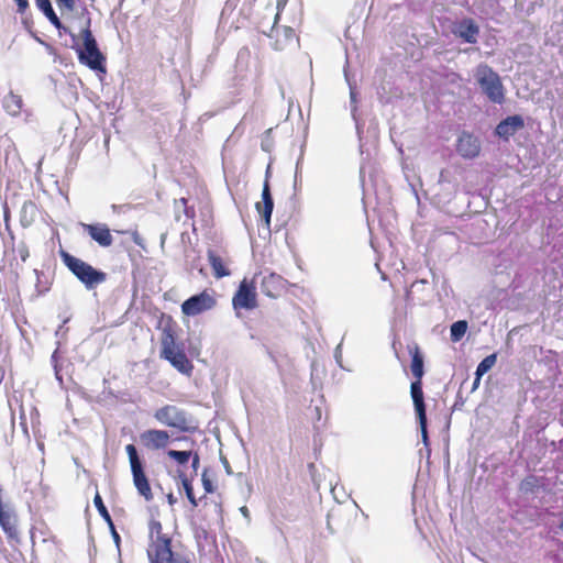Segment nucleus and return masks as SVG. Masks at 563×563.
I'll use <instances>...</instances> for the list:
<instances>
[{
    "instance_id": "nucleus-1",
    "label": "nucleus",
    "mask_w": 563,
    "mask_h": 563,
    "mask_svg": "<svg viewBox=\"0 0 563 563\" xmlns=\"http://www.w3.org/2000/svg\"><path fill=\"white\" fill-rule=\"evenodd\" d=\"M150 543L147 556L150 563H189L175 556L172 551V540L163 533L162 523L157 520H151L148 525Z\"/></svg>"
},
{
    "instance_id": "nucleus-2",
    "label": "nucleus",
    "mask_w": 563,
    "mask_h": 563,
    "mask_svg": "<svg viewBox=\"0 0 563 563\" xmlns=\"http://www.w3.org/2000/svg\"><path fill=\"white\" fill-rule=\"evenodd\" d=\"M474 77L483 93L489 101L501 104L505 100V89L499 75L487 64H479Z\"/></svg>"
},
{
    "instance_id": "nucleus-3",
    "label": "nucleus",
    "mask_w": 563,
    "mask_h": 563,
    "mask_svg": "<svg viewBox=\"0 0 563 563\" xmlns=\"http://www.w3.org/2000/svg\"><path fill=\"white\" fill-rule=\"evenodd\" d=\"M62 258L67 268L85 285L87 289L95 288L107 278V275L103 272L97 271L88 263L66 252L62 253Z\"/></svg>"
},
{
    "instance_id": "nucleus-4",
    "label": "nucleus",
    "mask_w": 563,
    "mask_h": 563,
    "mask_svg": "<svg viewBox=\"0 0 563 563\" xmlns=\"http://www.w3.org/2000/svg\"><path fill=\"white\" fill-rule=\"evenodd\" d=\"M90 21L82 30L84 48L77 49L78 59L81 64L88 66L92 70L106 73L104 57L100 53L97 42L89 29Z\"/></svg>"
},
{
    "instance_id": "nucleus-5",
    "label": "nucleus",
    "mask_w": 563,
    "mask_h": 563,
    "mask_svg": "<svg viewBox=\"0 0 563 563\" xmlns=\"http://www.w3.org/2000/svg\"><path fill=\"white\" fill-rule=\"evenodd\" d=\"M154 418L163 426L180 431L190 429V421L186 411L174 405H165L154 412Z\"/></svg>"
},
{
    "instance_id": "nucleus-6",
    "label": "nucleus",
    "mask_w": 563,
    "mask_h": 563,
    "mask_svg": "<svg viewBox=\"0 0 563 563\" xmlns=\"http://www.w3.org/2000/svg\"><path fill=\"white\" fill-rule=\"evenodd\" d=\"M125 451L129 455L131 471L133 475V483L139 492L146 500L153 499L150 483L143 471L142 462L139 457L136 448L133 444H128Z\"/></svg>"
},
{
    "instance_id": "nucleus-7",
    "label": "nucleus",
    "mask_w": 563,
    "mask_h": 563,
    "mask_svg": "<svg viewBox=\"0 0 563 563\" xmlns=\"http://www.w3.org/2000/svg\"><path fill=\"white\" fill-rule=\"evenodd\" d=\"M217 301L213 295L207 290L191 296L185 300L181 305V312L185 316L195 317L205 311L211 310L216 306Z\"/></svg>"
},
{
    "instance_id": "nucleus-8",
    "label": "nucleus",
    "mask_w": 563,
    "mask_h": 563,
    "mask_svg": "<svg viewBox=\"0 0 563 563\" xmlns=\"http://www.w3.org/2000/svg\"><path fill=\"white\" fill-rule=\"evenodd\" d=\"M232 305L236 311L241 309L252 310L256 308L257 300L255 286L246 279H243L233 296Z\"/></svg>"
},
{
    "instance_id": "nucleus-9",
    "label": "nucleus",
    "mask_w": 563,
    "mask_h": 563,
    "mask_svg": "<svg viewBox=\"0 0 563 563\" xmlns=\"http://www.w3.org/2000/svg\"><path fill=\"white\" fill-rule=\"evenodd\" d=\"M523 126H525V120L521 115H519V114L509 115L506 119L501 120L497 124V126L495 129V133L499 137L507 141V140H509V137L515 135L518 131L523 129Z\"/></svg>"
},
{
    "instance_id": "nucleus-10",
    "label": "nucleus",
    "mask_w": 563,
    "mask_h": 563,
    "mask_svg": "<svg viewBox=\"0 0 563 563\" xmlns=\"http://www.w3.org/2000/svg\"><path fill=\"white\" fill-rule=\"evenodd\" d=\"M456 151L464 158H474L481 151L479 141L472 134L463 132L457 140Z\"/></svg>"
},
{
    "instance_id": "nucleus-11",
    "label": "nucleus",
    "mask_w": 563,
    "mask_h": 563,
    "mask_svg": "<svg viewBox=\"0 0 563 563\" xmlns=\"http://www.w3.org/2000/svg\"><path fill=\"white\" fill-rule=\"evenodd\" d=\"M142 443L153 450L165 448L169 442V434L165 430L151 429L140 435Z\"/></svg>"
},
{
    "instance_id": "nucleus-12",
    "label": "nucleus",
    "mask_w": 563,
    "mask_h": 563,
    "mask_svg": "<svg viewBox=\"0 0 563 563\" xmlns=\"http://www.w3.org/2000/svg\"><path fill=\"white\" fill-rule=\"evenodd\" d=\"M454 33L464 42L475 44L479 34V27L472 19H464L456 23Z\"/></svg>"
},
{
    "instance_id": "nucleus-13",
    "label": "nucleus",
    "mask_w": 563,
    "mask_h": 563,
    "mask_svg": "<svg viewBox=\"0 0 563 563\" xmlns=\"http://www.w3.org/2000/svg\"><path fill=\"white\" fill-rule=\"evenodd\" d=\"M82 228L100 246L108 247L112 244L113 239L106 224H82Z\"/></svg>"
},
{
    "instance_id": "nucleus-14",
    "label": "nucleus",
    "mask_w": 563,
    "mask_h": 563,
    "mask_svg": "<svg viewBox=\"0 0 563 563\" xmlns=\"http://www.w3.org/2000/svg\"><path fill=\"white\" fill-rule=\"evenodd\" d=\"M183 352L184 351L176 344L173 331L165 329L161 340V357L169 362L172 357L177 356L178 353Z\"/></svg>"
},
{
    "instance_id": "nucleus-15",
    "label": "nucleus",
    "mask_w": 563,
    "mask_h": 563,
    "mask_svg": "<svg viewBox=\"0 0 563 563\" xmlns=\"http://www.w3.org/2000/svg\"><path fill=\"white\" fill-rule=\"evenodd\" d=\"M274 208L273 198L271 195L268 183L265 181L262 191V202L256 203V210L267 225L271 224V217Z\"/></svg>"
},
{
    "instance_id": "nucleus-16",
    "label": "nucleus",
    "mask_w": 563,
    "mask_h": 563,
    "mask_svg": "<svg viewBox=\"0 0 563 563\" xmlns=\"http://www.w3.org/2000/svg\"><path fill=\"white\" fill-rule=\"evenodd\" d=\"M0 526L7 537L11 540H18L16 517L11 510L0 508Z\"/></svg>"
},
{
    "instance_id": "nucleus-17",
    "label": "nucleus",
    "mask_w": 563,
    "mask_h": 563,
    "mask_svg": "<svg viewBox=\"0 0 563 563\" xmlns=\"http://www.w3.org/2000/svg\"><path fill=\"white\" fill-rule=\"evenodd\" d=\"M36 7L41 10L48 21L59 31L67 32V29L62 24L59 18L56 15L51 0H35Z\"/></svg>"
},
{
    "instance_id": "nucleus-18",
    "label": "nucleus",
    "mask_w": 563,
    "mask_h": 563,
    "mask_svg": "<svg viewBox=\"0 0 563 563\" xmlns=\"http://www.w3.org/2000/svg\"><path fill=\"white\" fill-rule=\"evenodd\" d=\"M282 286L283 278L273 273L264 276L261 284L262 291L269 297H275Z\"/></svg>"
},
{
    "instance_id": "nucleus-19",
    "label": "nucleus",
    "mask_w": 563,
    "mask_h": 563,
    "mask_svg": "<svg viewBox=\"0 0 563 563\" xmlns=\"http://www.w3.org/2000/svg\"><path fill=\"white\" fill-rule=\"evenodd\" d=\"M33 275L35 277V284H34V294H32L31 298L36 299L49 290L51 280H49V277L45 273H43L38 269H34Z\"/></svg>"
},
{
    "instance_id": "nucleus-20",
    "label": "nucleus",
    "mask_w": 563,
    "mask_h": 563,
    "mask_svg": "<svg viewBox=\"0 0 563 563\" xmlns=\"http://www.w3.org/2000/svg\"><path fill=\"white\" fill-rule=\"evenodd\" d=\"M411 397L413 400L415 409L417 412L418 418H423L426 415V406L423 401V393H422V386L420 380H416L411 384Z\"/></svg>"
},
{
    "instance_id": "nucleus-21",
    "label": "nucleus",
    "mask_w": 563,
    "mask_h": 563,
    "mask_svg": "<svg viewBox=\"0 0 563 563\" xmlns=\"http://www.w3.org/2000/svg\"><path fill=\"white\" fill-rule=\"evenodd\" d=\"M273 33H276L277 40L275 42L276 49H284L289 43L294 42L296 38L295 31L289 26H284L282 29L283 38H279V29L273 27Z\"/></svg>"
},
{
    "instance_id": "nucleus-22",
    "label": "nucleus",
    "mask_w": 563,
    "mask_h": 563,
    "mask_svg": "<svg viewBox=\"0 0 563 563\" xmlns=\"http://www.w3.org/2000/svg\"><path fill=\"white\" fill-rule=\"evenodd\" d=\"M3 107L9 114L18 115L22 109V98L10 92L3 99Z\"/></svg>"
},
{
    "instance_id": "nucleus-23",
    "label": "nucleus",
    "mask_w": 563,
    "mask_h": 563,
    "mask_svg": "<svg viewBox=\"0 0 563 563\" xmlns=\"http://www.w3.org/2000/svg\"><path fill=\"white\" fill-rule=\"evenodd\" d=\"M169 363L177 371H179L180 373L186 374V375H190L191 372H192V368H194L191 362L188 360V357L185 354V352L178 353L177 356L172 357Z\"/></svg>"
},
{
    "instance_id": "nucleus-24",
    "label": "nucleus",
    "mask_w": 563,
    "mask_h": 563,
    "mask_svg": "<svg viewBox=\"0 0 563 563\" xmlns=\"http://www.w3.org/2000/svg\"><path fill=\"white\" fill-rule=\"evenodd\" d=\"M208 255L210 265L217 278H222L224 276L230 275V272L225 269L222 260L218 255H216L213 252H209Z\"/></svg>"
},
{
    "instance_id": "nucleus-25",
    "label": "nucleus",
    "mask_w": 563,
    "mask_h": 563,
    "mask_svg": "<svg viewBox=\"0 0 563 563\" xmlns=\"http://www.w3.org/2000/svg\"><path fill=\"white\" fill-rule=\"evenodd\" d=\"M467 331V322L459 320L451 325L450 334L453 342H459Z\"/></svg>"
},
{
    "instance_id": "nucleus-26",
    "label": "nucleus",
    "mask_w": 563,
    "mask_h": 563,
    "mask_svg": "<svg viewBox=\"0 0 563 563\" xmlns=\"http://www.w3.org/2000/svg\"><path fill=\"white\" fill-rule=\"evenodd\" d=\"M411 372L418 380H420L423 376V358L420 355L418 349H416L415 353L412 354Z\"/></svg>"
},
{
    "instance_id": "nucleus-27",
    "label": "nucleus",
    "mask_w": 563,
    "mask_h": 563,
    "mask_svg": "<svg viewBox=\"0 0 563 563\" xmlns=\"http://www.w3.org/2000/svg\"><path fill=\"white\" fill-rule=\"evenodd\" d=\"M497 361V355L495 353L486 356L476 367L475 375L476 376H483L486 374L495 364Z\"/></svg>"
},
{
    "instance_id": "nucleus-28",
    "label": "nucleus",
    "mask_w": 563,
    "mask_h": 563,
    "mask_svg": "<svg viewBox=\"0 0 563 563\" xmlns=\"http://www.w3.org/2000/svg\"><path fill=\"white\" fill-rule=\"evenodd\" d=\"M178 476H179V478L181 481V484H183V487L185 489V493H186V496H187L188 500L190 501L192 507H197L198 503H197V499H196V497L194 495L192 485H191L189 478L187 477V475L184 472H179Z\"/></svg>"
},
{
    "instance_id": "nucleus-29",
    "label": "nucleus",
    "mask_w": 563,
    "mask_h": 563,
    "mask_svg": "<svg viewBox=\"0 0 563 563\" xmlns=\"http://www.w3.org/2000/svg\"><path fill=\"white\" fill-rule=\"evenodd\" d=\"M540 486L539 478L529 476L525 478L520 484V490L525 494L534 493V489Z\"/></svg>"
},
{
    "instance_id": "nucleus-30",
    "label": "nucleus",
    "mask_w": 563,
    "mask_h": 563,
    "mask_svg": "<svg viewBox=\"0 0 563 563\" xmlns=\"http://www.w3.org/2000/svg\"><path fill=\"white\" fill-rule=\"evenodd\" d=\"M93 504H95L96 508L98 509L100 516L109 523L110 527H112V520H111L110 514H109L108 509L106 508L101 496L98 493L96 494V496L93 498Z\"/></svg>"
},
{
    "instance_id": "nucleus-31",
    "label": "nucleus",
    "mask_w": 563,
    "mask_h": 563,
    "mask_svg": "<svg viewBox=\"0 0 563 563\" xmlns=\"http://www.w3.org/2000/svg\"><path fill=\"white\" fill-rule=\"evenodd\" d=\"M167 455L175 460L178 464L183 465L186 464L189 459L191 457L192 453L191 451H176V450H169L167 452Z\"/></svg>"
},
{
    "instance_id": "nucleus-32",
    "label": "nucleus",
    "mask_w": 563,
    "mask_h": 563,
    "mask_svg": "<svg viewBox=\"0 0 563 563\" xmlns=\"http://www.w3.org/2000/svg\"><path fill=\"white\" fill-rule=\"evenodd\" d=\"M56 2L60 10L65 9L71 12L75 9V0H56Z\"/></svg>"
},
{
    "instance_id": "nucleus-33",
    "label": "nucleus",
    "mask_w": 563,
    "mask_h": 563,
    "mask_svg": "<svg viewBox=\"0 0 563 563\" xmlns=\"http://www.w3.org/2000/svg\"><path fill=\"white\" fill-rule=\"evenodd\" d=\"M344 75H345V79L349 84V87H350V98H351V103L352 104H355L356 103V90H355V87L353 86V84L351 82L350 80V77H349V74L347 71L345 70L344 71Z\"/></svg>"
},
{
    "instance_id": "nucleus-34",
    "label": "nucleus",
    "mask_w": 563,
    "mask_h": 563,
    "mask_svg": "<svg viewBox=\"0 0 563 563\" xmlns=\"http://www.w3.org/2000/svg\"><path fill=\"white\" fill-rule=\"evenodd\" d=\"M418 420H419L420 428H421V434H422L423 443L428 444L427 416L424 415V419L423 418H418Z\"/></svg>"
},
{
    "instance_id": "nucleus-35",
    "label": "nucleus",
    "mask_w": 563,
    "mask_h": 563,
    "mask_svg": "<svg viewBox=\"0 0 563 563\" xmlns=\"http://www.w3.org/2000/svg\"><path fill=\"white\" fill-rule=\"evenodd\" d=\"M201 481H202V485H203L206 493H209V494L213 493V490H214L213 484H212L211 479L208 478L206 472H203Z\"/></svg>"
},
{
    "instance_id": "nucleus-36",
    "label": "nucleus",
    "mask_w": 563,
    "mask_h": 563,
    "mask_svg": "<svg viewBox=\"0 0 563 563\" xmlns=\"http://www.w3.org/2000/svg\"><path fill=\"white\" fill-rule=\"evenodd\" d=\"M334 357H335L336 363L340 366H342L341 365V360H342V342L335 347Z\"/></svg>"
},
{
    "instance_id": "nucleus-37",
    "label": "nucleus",
    "mask_w": 563,
    "mask_h": 563,
    "mask_svg": "<svg viewBox=\"0 0 563 563\" xmlns=\"http://www.w3.org/2000/svg\"><path fill=\"white\" fill-rule=\"evenodd\" d=\"M15 3L18 5V11L20 13L24 12L29 5V1L27 0H15Z\"/></svg>"
},
{
    "instance_id": "nucleus-38",
    "label": "nucleus",
    "mask_w": 563,
    "mask_h": 563,
    "mask_svg": "<svg viewBox=\"0 0 563 563\" xmlns=\"http://www.w3.org/2000/svg\"><path fill=\"white\" fill-rule=\"evenodd\" d=\"M56 357H57V351H55L52 355V361L54 363V369H55V375H56V378L62 382V377L59 376V369H58V366H57V363H56Z\"/></svg>"
},
{
    "instance_id": "nucleus-39",
    "label": "nucleus",
    "mask_w": 563,
    "mask_h": 563,
    "mask_svg": "<svg viewBox=\"0 0 563 563\" xmlns=\"http://www.w3.org/2000/svg\"><path fill=\"white\" fill-rule=\"evenodd\" d=\"M111 529V532H112V537H113V540L115 542V544L119 547V543H120V536L119 533L115 531L114 529V526L112 525V527H110Z\"/></svg>"
},
{
    "instance_id": "nucleus-40",
    "label": "nucleus",
    "mask_w": 563,
    "mask_h": 563,
    "mask_svg": "<svg viewBox=\"0 0 563 563\" xmlns=\"http://www.w3.org/2000/svg\"><path fill=\"white\" fill-rule=\"evenodd\" d=\"M191 466L195 471H197V468L199 466V455L197 453H195L192 456Z\"/></svg>"
},
{
    "instance_id": "nucleus-41",
    "label": "nucleus",
    "mask_w": 563,
    "mask_h": 563,
    "mask_svg": "<svg viewBox=\"0 0 563 563\" xmlns=\"http://www.w3.org/2000/svg\"><path fill=\"white\" fill-rule=\"evenodd\" d=\"M240 511L245 518H250V511L246 506L241 507Z\"/></svg>"
},
{
    "instance_id": "nucleus-42",
    "label": "nucleus",
    "mask_w": 563,
    "mask_h": 563,
    "mask_svg": "<svg viewBox=\"0 0 563 563\" xmlns=\"http://www.w3.org/2000/svg\"><path fill=\"white\" fill-rule=\"evenodd\" d=\"M481 378L482 376H476L475 375V379H474V383H473V389H476L481 383Z\"/></svg>"
},
{
    "instance_id": "nucleus-43",
    "label": "nucleus",
    "mask_w": 563,
    "mask_h": 563,
    "mask_svg": "<svg viewBox=\"0 0 563 563\" xmlns=\"http://www.w3.org/2000/svg\"><path fill=\"white\" fill-rule=\"evenodd\" d=\"M167 498H168V503H169L170 505H173L174 503H176V499H175V497L173 496V494H169V495L167 496Z\"/></svg>"
},
{
    "instance_id": "nucleus-44",
    "label": "nucleus",
    "mask_w": 563,
    "mask_h": 563,
    "mask_svg": "<svg viewBox=\"0 0 563 563\" xmlns=\"http://www.w3.org/2000/svg\"><path fill=\"white\" fill-rule=\"evenodd\" d=\"M298 168H299V161L297 162V166H296L295 184L297 183V179H298Z\"/></svg>"
},
{
    "instance_id": "nucleus-45",
    "label": "nucleus",
    "mask_w": 563,
    "mask_h": 563,
    "mask_svg": "<svg viewBox=\"0 0 563 563\" xmlns=\"http://www.w3.org/2000/svg\"><path fill=\"white\" fill-rule=\"evenodd\" d=\"M180 201L183 205H186V202H187V200L185 198H181Z\"/></svg>"
},
{
    "instance_id": "nucleus-46",
    "label": "nucleus",
    "mask_w": 563,
    "mask_h": 563,
    "mask_svg": "<svg viewBox=\"0 0 563 563\" xmlns=\"http://www.w3.org/2000/svg\"><path fill=\"white\" fill-rule=\"evenodd\" d=\"M361 512H362V515H363L365 518H367V517H368V516H367V514H365L364 511H362V510H361Z\"/></svg>"
},
{
    "instance_id": "nucleus-47",
    "label": "nucleus",
    "mask_w": 563,
    "mask_h": 563,
    "mask_svg": "<svg viewBox=\"0 0 563 563\" xmlns=\"http://www.w3.org/2000/svg\"><path fill=\"white\" fill-rule=\"evenodd\" d=\"M117 208H118V207H117V205H113V206H112V209H113L114 211L117 210Z\"/></svg>"
},
{
    "instance_id": "nucleus-48",
    "label": "nucleus",
    "mask_w": 563,
    "mask_h": 563,
    "mask_svg": "<svg viewBox=\"0 0 563 563\" xmlns=\"http://www.w3.org/2000/svg\"><path fill=\"white\" fill-rule=\"evenodd\" d=\"M560 528L563 529V521L560 523Z\"/></svg>"
}]
</instances>
